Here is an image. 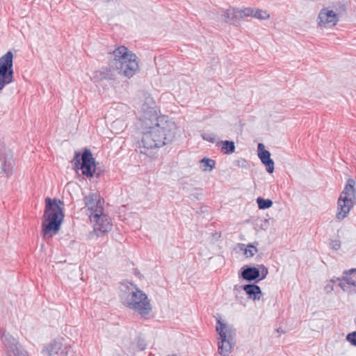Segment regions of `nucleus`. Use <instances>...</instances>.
Masks as SVG:
<instances>
[{"mask_svg":"<svg viewBox=\"0 0 356 356\" xmlns=\"http://www.w3.org/2000/svg\"><path fill=\"white\" fill-rule=\"evenodd\" d=\"M259 276L260 271L258 268L245 266L241 269V277L246 281H254L259 278Z\"/></svg>","mask_w":356,"mask_h":356,"instance_id":"obj_18","label":"nucleus"},{"mask_svg":"<svg viewBox=\"0 0 356 356\" xmlns=\"http://www.w3.org/2000/svg\"><path fill=\"white\" fill-rule=\"evenodd\" d=\"M113 66L120 75L131 79L139 72L138 56L125 46H120L113 50Z\"/></svg>","mask_w":356,"mask_h":356,"instance_id":"obj_4","label":"nucleus"},{"mask_svg":"<svg viewBox=\"0 0 356 356\" xmlns=\"http://www.w3.org/2000/svg\"><path fill=\"white\" fill-rule=\"evenodd\" d=\"M346 339L351 345L356 346V331L348 333L346 335Z\"/></svg>","mask_w":356,"mask_h":356,"instance_id":"obj_29","label":"nucleus"},{"mask_svg":"<svg viewBox=\"0 0 356 356\" xmlns=\"http://www.w3.org/2000/svg\"><path fill=\"white\" fill-rule=\"evenodd\" d=\"M238 245L240 249L243 250L247 258L252 257L258 252V249L252 244H248L247 246L245 244H238Z\"/></svg>","mask_w":356,"mask_h":356,"instance_id":"obj_22","label":"nucleus"},{"mask_svg":"<svg viewBox=\"0 0 356 356\" xmlns=\"http://www.w3.org/2000/svg\"><path fill=\"white\" fill-rule=\"evenodd\" d=\"M141 139L138 142L140 154L154 157V150L171 144L178 133L177 124L166 115H162L156 121L140 124Z\"/></svg>","mask_w":356,"mask_h":356,"instance_id":"obj_1","label":"nucleus"},{"mask_svg":"<svg viewBox=\"0 0 356 356\" xmlns=\"http://www.w3.org/2000/svg\"><path fill=\"white\" fill-rule=\"evenodd\" d=\"M353 273L356 274V268L346 270L343 272L341 277L337 278V280L339 282V286L343 291H347L349 286L355 285V280L350 276Z\"/></svg>","mask_w":356,"mask_h":356,"instance_id":"obj_16","label":"nucleus"},{"mask_svg":"<svg viewBox=\"0 0 356 356\" xmlns=\"http://www.w3.org/2000/svg\"><path fill=\"white\" fill-rule=\"evenodd\" d=\"M136 108L140 124L154 122L161 116L159 115V111L154 100L149 94L146 92H141L138 95Z\"/></svg>","mask_w":356,"mask_h":356,"instance_id":"obj_5","label":"nucleus"},{"mask_svg":"<svg viewBox=\"0 0 356 356\" xmlns=\"http://www.w3.org/2000/svg\"><path fill=\"white\" fill-rule=\"evenodd\" d=\"M86 207L90 211V215L102 214L103 209L102 207L98 195L95 193H90L84 197Z\"/></svg>","mask_w":356,"mask_h":356,"instance_id":"obj_13","label":"nucleus"},{"mask_svg":"<svg viewBox=\"0 0 356 356\" xmlns=\"http://www.w3.org/2000/svg\"><path fill=\"white\" fill-rule=\"evenodd\" d=\"M257 203L259 209H268L273 205V201L271 200L264 199L261 197L257 199Z\"/></svg>","mask_w":356,"mask_h":356,"instance_id":"obj_25","label":"nucleus"},{"mask_svg":"<svg viewBox=\"0 0 356 356\" xmlns=\"http://www.w3.org/2000/svg\"><path fill=\"white\" fill-rule=\"evenodd\" d=\"M90 219L91 221L95 222V230L96 232H101L106 233L109 232L111 228V224L108 216L103 213L102 214L90 215Z\"/></svg>","mask_w":356,"mask_h":356,"instance_id":"obj_14","label":"nucleus"},{"mask_svg":"<svg viewBox=\"0 0 356 356\" xmlns=\"http://www.w3.org/2000/svg\"><path fill=\"white\" fill-rule=\"evenodd\" d=\"M330 245L332 248H333L335 250H337L341 247V243L339 240H333L331 241Z\"/></svg>","mask_w":356,"mask_h":356,"instance_id":"obj_33","label":"nucleus"},{"mask_svg":"<svg viewBox=\"0 0 356 356\" xmlns=\"http://www.w3.org/2000/svg\"><path fill=\"white\" fill-rule=\"evenodd\" d=\"M216 332L219 335L218 351L221 355H228L233 348L232 341L235 335L234 330L229 325L217 320Z\"/></svg>","mask_w":356,"mask_h":356,"instance_id":"obj_7","label":"nucleus"},{"mask_svg":"<svg viewBox=\"0 0 356 356\" xmlns=\"http://www.w3.org/2000/svg\"><path fill=\"white\" fill-rule=\"evenodd\" d=\"M64 217L63 202L56 199L47 197L42 222L44 238H51L58 234Z\"/></svg>","mask_w":356,"mask_h":356,"instance_id":"obj_2","label":"nucleus"},{"mask_svg":"<svg viewBox=\"0 0 356 356\" xmlns=\"http://www.w3.org/2000/svg\"><path fill=\"white\" fill-rule=\"evenodd\" d=\"M258 156L262 163L266 167V170L269 173H273L274 171V161L270 159V154L268 150L264 149V145L262 143L258 145Z\"/></svg>","mask_w":356,"mask_h":356,"instance_id":"obj_15","label":"nucleus"},{"mask_svg":"<svg viewBox=\"0 0 356 356\" xmlns=\"http://www.w3.org/2000/svg\"><path fill=\"white\" fill-rule=\"evenodd\" d=\"M224 20L230 24H234L236 19H240L238 8H229L227 9L224 14Z\"/></svg>","mask_w":356,"mask_h":356,"instance_id":"obj_20","label":"nucleus"},{"mask_svg":"<svg viewBox=\"0 0 356 356\" xmlns=\"http://www.w3.org/2000/svg\"><path fill=\"white\" fill-rule=\"evenodd\" d=\"M120 132V130L116 131V134H118Z\"/></svg>","mask_w":356,"mask_h":356,"instance_id":"obj_37","label":"nucleus"},{"mask_svg":"<svg viewBox=\"0 0 356 356\" xmlns=\"http://www.w3.org/2000/svg\"><path fill=\"white\" fill-rule=\"evenodd\" d=\"M252 17L261 20H266L270 18V14L266 10L254 8Z\"/></svg>","mask_w":356,"mask_h":356,"instance_id":"obj_24","label":"nucleus"},{"mask_svg":"<svg viewBox=\"0 0 356 356\" xmlns=\"http://www.w3.org/2000/svg\"><path fill=\"white\" fill-rule=\"evenodd\" d=\"M346 10L344 4L339 3V6H334V9L323 8L321 10L318 16V25L320 27H332L335 26L339 20V15Z\"/></svg>","mask_w":356,"mask_h":356,"instance_id":"obj_9","label":"nucleus"},{"mask_svg":"<svg viewBox=\"0 0 356 356\" xmlns=\"http://www.w3.org/2000/svg\"><path fill=\"white\" fill-rule=\"evenodd\" d=\"M336 281H337V279L336 280L335 279H332L330 280V282H332V283L335 282Z\"/></svg>","mask_w":356,"mask_h":356,"instance_id":"obj_36","label":"nucleus"},{"mask_svg":"<svg viewBox=\"0 0 356 356\" xmlns=\"http://www.w3.org/2000/svg\"><path fill=\"white\" fill-rule=\"evenodd\" d=\"M62 348L63 343L61 341L53 340L44 346L42 350V354L43 356H53L54 355L60 354Z\"/></svg>","mask_w":356,"mask_h":356,"instance_id":"obj_17","label":"nucleus"},{"mask_svg":"<svg viewBox=\"0 0 356 356\" xmlns=\"http://www.w3.org/2000/svg\"><path fill=\"white\" fill-rule=\"evenodd\" d=\"M0 161L1 162V172L6 177L12 176L15 165L13 154L9 151L0 149Z\"/></svg>","mask_w":356,"mask_h":356,"instance_id":"obj_12","label":"nucleus"},{"mask_svg":"<svg viewBox=\"0 0 356 356\" xmlns=\"http://www.w3.org/2000/svg\"><path fill=\"white\" fill-rule=\"evenodd\" d=\"M115 122H119L121 124L122 129H123L126 127V124L122 121L118 122V120H116Z\"/></svg>","mask_w":356,"mask_h":356,"instance_id":"obj_34","label":"nucleus"},{"mask_svg":"<svg viewBox=\"0 0 356 356\" xmlns=\"http://www.w3.org/2000/svg\"><path fill=\"white\" fill-rule=\"evenodd\" d=\"M202 137L203 140L210 142L215 143L216 142V136L212 133H204L202 134Z\"/></svg>","mask_w":356,"mask_h":356,"instance_id":"obj_28","label":"nucleus"},{"mask_svg":"<svg viewBox=\"0 0 356 356\" xmlns=\"http://www.w3.org/2000/svg\"><path fill=\"white\" fill-rule=\"evenodd\" d=\"M243 289L248 296V298L254 301L261 299L262 292L260 287L254 284L243 286Z\"/></svg>","mask_w":356,"mask_h":356,"instance_id":"obj_19","label":"nucleus"},{"mask_svg":"<svg viewBox=\"0 0 356 356\" xmlns=\"http://www.w3.org/2000/svg\"><path fill=\"white\" fill-rule=\"evenodd\" d=\"M238 14L240 15V19H242L245 17H253V10L254 8H244L239 9L238 8Z\"/></svg>","mask_w":356,"mask_h":356,"instance_id":"obj_27","label":"nucleus"},{"mask_svg":"<svg viewBox=\"0 0 356 356\" xmlns=\"http://www.w3.org/2000/svg\"><path fill=\"white\" fill-rule=\"evenodd\" d=\"M216 146L220 147L221 152L225 154H231L235 151V145L233 141L221 140L218 141Z\"/></svg>","mask_w":356,"mask_h":356,"instance_id":"obj_21","label":"nucleus"},{"mask_svg":"<svg viewBox=\"0 0 356 356\" xmlns=\"http://www.w3.org/2000/svg\"><path fill=\"white\" fill-rule=\"evenodd\" d=\"M259 271H260V276H259V280H264L267 275L268 274V270L264 265H260L259 266Z\"/></svg>","mask_w":356,"mask_h":356,"instance_id":"obj_31","label":"nucleus"},{"mask_svg":"<svg viewBox=\"0 0 356 356\" xmlns=\"http://www.w3.org/2000/svg\"><path fill=\"white\" fill-rule=\"evenodd\" d=\"M13 58L10 51L0 57V91L14 81Z\"/></svg>","mask_w":356,"mask_h":356,"instance_id":"obj_8","label":"nucleus"},{"mask_svg":"<svg viewBox=\"0 0 356 356\" xmlns=\"http://www.w3.org/2000/svg\"><path fill=\"white\" fill-rule=\"evenodd\" d=\"M127 291L122 296V302L127 308L147 318L152 311L151 300L147 295L136 284L131 282L124 284Z\"/></svg>","mask_w":356,"mask_h":356,"instance_id":"obj_3","label":"nucleus"},{"mask_svg":"<svg viewBox=\"0 0 356 356\" xmlns=\"http://www.w3.org/2000/svg\"><path fill=\"white\" fill-rule=\"evenodd\" d=\"M101 75L102 76V79L107 78V74H106L104 72H102Z\"/></svg>","mask_w":356,"mask_h":356,"instance_id":"obj_35","label":"nucleus"},{"mask_svg":"<svg viewBox=\"0 0 356 356\" xmlns=\"http://www.w3.org/2000/svg\"><path fill=\"white\" fill-rule=\"evenodd\" d=\"M134 346L137 350H143L146 348V344L145 343L144 340L141 338H138L137 343Z\"/></svg>","mask_w":356,"mask_h":356,"instance_id":"obj_32","label":"nucleus"},{"mask_svg":"<svg viewBox=\"0 0 356 356\" xmlns=\"http://www.w3.org/2000/svg\"><path fill=\"white\" fill-rule=\"evenodd\" d=\"M0 337L2 343L8 348L7 356H11L12 355L17 356L22 352L26 351L12 335L6 333L5 331L0 330Z\"/></svg>","mask_w":356,"mask_h":356,"instance_id":"obj_11","label":"nucleus"},{"mask_svg":"<svg viewBox=\"0 0 356 356\" xmlns=\"http://www.w3.org/2000/svg\"><path fill=\"white\" fill-rule=\"evenodd\" d=\"M355 181L349 179L338 200L337 219L341 220L349 213L350 209L356 202Z\"/></svg>","mask_w":356,"mask_h":356,"instance_id":"obj_6","label":"nucleus"},{"mask_svg":"<svg viewBox=\"0 0 356 356\" xmlns=\"http://www.w3.org/2000/svg\"><path fill=\"white\" fill-rule=\"evenodd\" d=\"M74 169L81 170L83 175L90 177L95 172V161L91 152L85 149L80 158V154L76 153L74 157Z\"/></svg>","mask_w":356,"mask_h":356,"instance_id":"obj_10","label":"nucleus"},{"mask_svg":"<svg viewBox=\"0 0 356 356\" xmlns=\"http://www.w3.org/2000/svg\"><path fill=\"white\" fill-rule=\"evenodd\" d=\"M200 163L201 168L203 171H211L215 168V161L208 158H203Z\"/></svg>","mask_w":356,"mask_h":356,"instance_id":"obj_23","label":"nucleus"},{"mask_svg":"<svg viewBox=\"0 0 356 356\" xmlns=\"http://www.w3.org/2000/svg\"><path fill=\"white\" fill-rule=\"evenodd\" d=\"M60 355L61 356H72L73 353L71 350V347L70 346L63 345V348L60 350Z\"/></svg>","mask_w":356,"mask_h":356,"instance_id":"obj_30","label":"nucleus"},{"mask_svg":"<svg viewBox=\"0 0 356 356\" xmlns=\"http://www.w3.org/2000/svg\"><path fill=\"white\" fill-rule=\"evenodd\" d=\"M114 109L116 112V114H113V116L120 118L123 117V113H126V111L128 109V107L127 105L124 104H118Z\"/></svg>","mask_w":356,"mask_h":356,"instance_id":"obj_26","label":"nucleus"}]
</instances>
